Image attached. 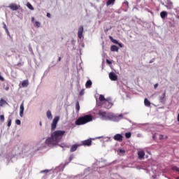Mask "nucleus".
<instances>
[{
	"instance_id": "nucleus-10",
	"label": "nucleus",
	"mask_w": 179,
	"mask_h": 179,
	"mask_svg": "<svg viewBox=\"0 0 179 179\" xmlns=\"http://www.w3.org/2000/svg\"><path fill=\"white\" fill-rule=\"evenodd\" d=\"M80 146H82V144H74L71 147L70 152L72 153L73 152H76V150L80 148Z\"/></svg>"
},
{
	"instance_id": "nucleus-38",
	"label": "nucleus",
	"mask_w": 179,
	"mask_h": 179,
	"mask_svg": "<svg viewBox=\"0 0 179 179\" xmlns=\"http://www.w3.org/2000/svg\"><path fill=\"white\" fill-rule=\"evenodd\" d=\"M72 160H73V155H71L69 157V162H72Z\"/></svg>"
},
{
	"instance_id": "nucleus-36",
	"label": "nucleus",
	"mask_w": 179,
	"mask_h": 179,
	"mask_svg": "<svg viewBox=\"0 0 179 179\" xmlns=\"http://www.w3.org/2000/svg\"><path fill=\"white\" fill-rule=\"evenodd\" d=\"M8 127H10V125H12V120L9 119L8 122Z\"/></svg>"
},
{
	"instance_id": "nucleus-31",
	"label": "nucleus",
	"mask_w": 179,
	"mask_h": 179,
	"mask_svg": "<svg viewBox=\"0 0 179 179\" xmlns=\"http://www.w3.org/2000/svg\"><path fill=\"white\" fill-rule=\"evenodd\" d=\"M35 26L36 27H40V26H41V24L40 23V22L36 21Z\"/></svg>"
},
{
	"instance_id": "nucleus-49",
	"label": "nucleus",
	"mask_w": 179,
	"mask_h": 179,
	"mask_svg": "<svg viewBox=\"0 0 179 179\" xmlns=\"http://www.w3.org/2000/svg\"><path fill=\"white\" fill-rule=\"evenodd\" d=\"M61 61V57L58 58V62H59Z\"/></svg>"
},
{
	"instance_id": "nucleus-52",
	"label": "nucleus",
	"mask_w": 179,
	"mask_h": 179,
	"mask_svg": "<svg viewBox=\"0 0 179 179\" xmlns=\"http://www.w3.org/2000/svg\"><path fill=\"white\" fill-rule=\"evenodd\" d=\"M155 135H153V139H155Z\"/></svg>"
},
{
	"instance_id": "nucleus-17",
	"label": "nucleus",
	"mask_w": 179,
	"mask_h": 179,
	"mask_svg": "<svg viewBox=\"0 0 179 179\" xmlns=\"http://www.w3.org/2000/svg\"><path fill=\"white\" fill-rule=\"evenodd\" d=\"M29 86V80H23L22 83V87H27Z\"/></svg>"
},
{
	"instance_id": "nucleus-34",
	"label": "nucleus",
	"mask_w": 179,
	"mask_h": 179,
	"mask_svg": "<svg viewBox=\"0 0 179 179\" xmlns=\"http://www.w3.org/2000/svg\"><path fill=\"white\" fill-rule=\"evenodd\" d=\"M15 124L17 125H20V124H22V122H20V120H15Z\"/></svg>"
},
{
	"instance_id": "nucleus-18",
	"label": "nucleus",
	"mask_w": 179,
	"mask_h": 179,
	"mask_svg": "<svg viewBox=\"0 0 179 179\" xmlns=\"http://www.w3.org/2000/svg\"><path fill=\"white\" fill-rule=\"evenodd\" d=\"M46 117L48 120H52V114L51 113V110H48L46 113Z\"/></svg>"
},
{
	"instance_id": "nucleus-9",
	"label": "nucleus",
	"mask_w": 179,
	"mask_h": 179,
	"mask_svg": "<svg viewBox=\"0 0 179 179\" xmlns=\"http://www.w3.org/2000/svg\"><path fill=\"white\" fill-rule=\"evenodd\" d=\"M109 78L110 80H113V81L118 80V76H117L116 74L114 73L113 72H110L109 73Z\"/></svg>"
},
{
	"instance_id": "nucleus-12",
	"label": "nucleus",
	"mask_w": 179,
	"mask_h": 179,
	"mask_svg": "<svg viewBox=\"0 0 179 179\" xmlns=\"http://www.w3.org/2000/svg\"><path fill=\"white\" fill-rule=\"evenodd\" d=\"M81 145H83V146H92V139L83 141Z\"/></svg>"
},
{
	"instance_id": "nucleus-43",
	"label": "nucleus",
	"mask_w": 179,
	"mask_h": 179,
	"mask_svg": "<svg viewBox=\"0 0 179 179\" xmlns=\"http://www.w3.org/2000/svg\"><path fill=\"white\" fill-rule=\"evenodd\" d=\"M4 28L6 29L7 33H9V31H8V29L6 28V25L4 24Z\"/></svg>"
},
{
	"instance_id": "nucleus-25",
	"label": "nucleus",
	"mask_w": 179,
	"mask_h": 179,
	"mask_svg": "<svg viewBox=\"0 0 179 179\" xmlns=\"http://www.w3.org/2000/svg\"><path fill=\"white\" fill-rule=\"evenodd\" d=\"M99 101H103V103L106 102V98L104 97V95H100L99 97Z\"/></svg>"
},
{
	"instance_id": "nucleus-19",
	"label": "nucleus",
	"mask_w": 179,
	"mask_h": 179,
	"mask_svg": "<svg viewBox=\"0 0 179 179\" xmlns=\"http://www.w3.org/2000/svg\"><path fill=\"white\" fill-rule=\"evenodd\" d=\"M167 12L166 11H162L160 13V16L162 17V19H165L166 17H167Z\"/></svg>"
},
{
	"instance_id": "nucleus-45",
	"label": "nucleus",
	"mask_w": 179,
	"mask_h": 179,
	"mask_svg": "<svg viewBox=\"0 0 179 179\" xmlns=\"http://www.w3.org/2000/svg\"><path fill=\"white\" fill-rule=\"evenodd\" d=\"M106 62H107V64H111V62L108 59H106Z\"/></svg>"
},
{
	"instance_id": "nucleus-15",
	"label": "nucleus",
	"mask_w": 179,
	"mask_h": 179,
	"mask_svg": "<svg viewBox=\"0 0 179 179\" xmlns=\"http://www.w3.org/2000/svg\"><path fill=\"white\" fill-rule=\"evenodd\" d=\"M118 46L115 45H113L110 46V51H112L113 52H118Z\"/></svg>"
},
{
	"instance_id": "nucleus-27",
	"label": "nucleus",
	"mask_w": 179,
	"mask_h": 179,
	"mask_svg": "<svg viewBox=\"0 0 179 179\" xmlns=\"http://www.w3.org/2000/svg\"><path fill=\"white\" fill-rule=\"evenodd\" d=\"M169 138V136H163V134H159V139L160 140V141H162V140H163V139H168Z\"/></svg>"
},
{
	"instance_id": "nucleus-51",
	"label": "nucleus",
	"mask_w": 179,
	"mask_h": 179,
	"mask_svg": "<svg viewBox=\"0 0 179 179\" xmlns=\"http://www.w3.org/2000/svg\"><path fill=\"white\" fill-rule=\"evenodd\" d=\"M152 62H153V61H150V64H152Z\"/></svg>"
},
{
	"instance_id": "nucleus-30",
	"label": "nucleus",
	"mask_w": 179,
	"mask_h": 179,
	"mask_svg": "<svg viewBox=\"0 0 179 179\" xmlns=\"http://www.w3.org/2000/svg\"><path fill=\"white\" fill-rule=\"evenodd\" d=\"M165 97H166V92H164L163 93L162 96L159 97V100H161V101H163V100H164Z\"/></svg>"
},
{
	"instance_id": "nucleus-35",
	"label": "nucleus",
	"mask_w": 179,
	"mask_h": 179,
	"mask_svg": "<svg viewBox=\"0 0 179 179\" xmlns=\"http://www.w3.org/2000/svg\"><path fill=\"white\" fill-rule=\"evenodd\" d=\"M119 153H121V155H125V151L122 149L119 150Z\"/></svg>"
},
{
	"instance_id": "nucleus-20",
	"label": "nucleus",
	"mask_w": 179,
	"mask_h": 179,
	"mask_svg": "<svg viewBox=\"0 0 179 179\" xmlns=\"http://www.w3.org/2000/svg\"><path fill=\"white\" fill-rule=\"evenodd\" d=\"M115 3V0H108L106 2V6H110V5H114Z\"/></svg>"
},
{
	"instance_id": "nucleus-14",
	"label": "nucleus",
	"mask_w": 179,
	"mask_h": 179,
	"mask_svg": "<svg viewBox=\"0 0 179 179\" xmlns=\"http://www.w3.org/2000/svg\"><path fill=\"white\" fill-rule=\"evenodd\" d=\"M138 159H140V160H142V159L145 157V151L143 150L139 151L138 152Z\"/></svg>"
},
{
	"instance_id": "nucleus-26",
	"label": "nucleus",
	"mask_w": 179,
	"mask_h": 179,
	"mask_svg": "<svg viewBox=\"0 0 179 179\" xmlns=\"http://www.w3.org/2000/svg\"><path fill=\"white\" fill-rule=\"evenodd\" d=\"M92 80H89L87 81L86 84H85V87L87 88L90 87V86H92Z\"/></svg>"
},
{
	"instance_id": "nucleus-7",
	"label": "nucleus",
	"mask_w": 179,
	"mask_h": 179,
	"mask_svg": "<svg viewBox=\"0 0 179 179\" xmlns=\"http://www.w3.org/2000/svg\"><path fill=\"white\" fill-rule=\"evenodd\" d=\"M83 25L80 26L78 31V38H82L83 37Z\"/></svg>"
},
{
	"instance_id": "nucleus-40",
	"label": "nucleus",
	"mask_w": 179,
	"mask_h": 179,
	"mask_svg": "<svg viewBox=\"0 0 179 179\" xmlns=\"http://www.w3.org/2000/svg\"><path fill=\"white\" fill-rule=\"evenodd\" d=\"M159 86V84H155V85H154V89H157V87Z\"/></svg>"
},
{
	"instance_id": "nucleus-23",
	"label": "nucleus",
	"mask_w": 179,
	"mask_h": 179,
	"mask_svg": "<svg viewBox=\"0 0 179 179\" xmlns=\"http://www.w3.org/2000/svg\"><path fill=\"white\" fill-rule=\"evenodd\" d=\"M76 110L77 113H79V111L80 110V105L79 104V101H77L76 103Z\"/></svg>"
},
{
	"instance_id": "nucleus-4",
	"label": "nucleus",
	"mask_w": 179,
	"mask_h": 179,
	"mask_svg": "<svg viewBox=\"0 0 179 179\" xmlns=\"http://www.w3.org/2000/svg\"><path fill=\"white\" fill-rule=\"evenodd\" d=\"M103 107L108 110H110V108L113 107V101L111 100V98H107L106 100H105V102H103Z\"/></svg>"
},
{
	"instance_id": "nucleus-50",
	"label": "nucleus",
	"mask_w": 179,
	"mask_h": 179,
	"mask_svg": "<svg viewBox=\"0 0 179 179\" xmlns=\"http://www.w3.org/2000/svg\"><path fill=\"white\" fill-rule=\"evenodd\" d=\"M178 122H179V113H178Z\"/></svg>"
},
{
	"instance_id": "nucleus-41",
	"label": "nucleus",
	"mask_w": 179,
	"mask_h": 179,
	"mask_svg": "<svg viewBox=\"0 0 179 179\" xmlns=\"http://www.w3.org/2000/svg\"><path fill=\"white\" fill-rule=\"evenodd\" d=\"M47 17H51V14H50V13H47Z\"/></svg>"
},
{
	"instance_id": "nucleus-8",
	"label": "nucleus",
	"mask_w": 179,
	"mask_h": 179,
	"mask_svg": "<svg viewBox=\"0 0 179 179\" xmlns=\"http://www.w3.org/2000/svg\"><path fill=\"white\" fill-rule=\"evenodd\" d=\"M122 138H124V136H122V134H117L114 136L113 139L115 141H117V142H122Z\"/></svg>"
},
{
	"instance_id": "nucleus-39",
	"label": "nucleus",
	"mask_w": 179,
	"mask_h": 179,
	"mask_svg": "<svg viewBox=\"0 0 179 179\" xmlns=\"http://www.w3.org/2000/svg\"><path fill=\"white\" fill-rule=\"evenodd\" d=\"M22 65L21 62L17 64V66H22Z\"/></svg>"
},
{
	"instance_id": "nucleus-6",
	"label": "nucleus",
	"mask_w": 179,
	"mask_h": 179,
	"mask_svg": "<svg viewBox=\"0 0 179 179\" xmlns=\"http://www.w3.org/2000/svg\"><path fill=\"white\" fill-rule=\"evenodd\" d=\"M98 115H99V117H101L102 120H104L107 121V115H108V113H106V112L100 110H99Z\"/></svg>"
},
{
	"instance_id": "nucleus-28",
	"label": "nucleus",
	"mask_w": 179,
	"mask_h": 179,
	"mask_svg": "<svg viewBox=\"0 0 179 179\" xmlns=\"http://www.w3.org/2000/svg\"><path fill=\"white\" fill-rule=\"evenodd\" d=\"M27 6L29 9H30L31 10H34V8L33 7V6L31 5V3H27Z\"/></svg>"
},
{
	"instance_id": "nucleus-22",
	"label": "nucleus",
	"mask_w": 179,
	"mask_h": 179,
	"mask_svg": "<svg viewBox=\"0 0 179 179\" xmlns=\"http://www.w3.org/2000/svg\"><path fill=\"white\" fill-rule=\"evenodd\" d=\"M7 103H8L6 102V101H5L3 99H0V107H3V106Z\"/></svg>"
},
{
	"instance_id": "nucleus-53",
	"label": "nucleus",
	"mask_w": 179,
	"mask_h": 179,
	"mask_svg": "<svg viewBox=\"0 0 179 179\" xmlns=\"http://www.w3.org/2000/svg\"><path fill=\"white\" fill-rule=\"evenodd\" d=\"M39 124H40V125H41V122Z\"/></svg>"
},
{
	"instance_id": "nucleus-11",
	"label": "nucleus",
	"mask_w": 179,
	"mask_h": 179,
	"mask_svg": "<svg viewBox=\"0 0 179 179\" xmlns=\"http://www.w3.org/2000/svg\"><path fill=\"white\" fill-rule=\"evenodd\" d=\"M8 8H10L11 10H17V9H19V6L13 3L8 6Z\"/></svg>"
},
{
	"instance_id": "nucleus-1",
	"label": "nucleus",
	"mask_w": 179,
	"mask_h": 179,
	"mask_svg": "<svg viewBox=\"0 0 179 179\" xmlns=\"http://www.w3.org/2000/svg\"><path fill=\"white\" fill-rule=\"evenodd\" d=\"M65 131L57 130L51 134V138H48L45 141L46 145H58L65 135Z\"/></svg>"
},
{
	"instance_id": "nucleus-24",
	"label": "nucleus",
	"mask_w": 179,
	"mask_h": 179,
	"mask_svg": "<svg viewBox=\"0 0 179 179\" xmlns=\"http://www.w3.org/2000/svg\"><path fill=\"white\" fill-rule=\"evenodd\" d=\"M109 39H110V41H112V43H113L114 44H118V41L114 39V38H113V36H109Z\"/></svg>"
},
{
	"instance_id": "nucleus-21",
	"label": "nucleus",
	"mask_w": 179,
	"mask_h": 179,
	"mask_svg": "<svg viewBox=\"0 0 179 179\" xmlns=\"http://www.w3.org/2000/svg\"><path fill=\"white\" fill-rule=\"evenodd\" d=\"M144 104L146 107H150V101H149V100H148V98H145L144 99Z\"/></svg>"
},
{
	"instance_id": "nucleus-44",
	"label": "nucleus",
	"mask_w": 179,
	"mask_h": 179,
	"mask_svg": "<svg viewBox=\"0 0 179 179\" xmlns=\"http://www.w3.org/2000/svg\"><path fill=\"white\" fill-rule=\"evenodd\" d=\"M117 44L119 45V46H120L121 48H122V43H118Z\"/></svg>"
},
{
	"instance_id": "nucleus-33",
	"label": "nucleus",
	"mask_w": 179,
	"mask_h": 179,
	"mask_svg": "<svg viewBox=\"0 0 179 179\" xmlns=\"http://www.w3.org/2000/svg\"><path fill=\"white\" fill-rule=\"evenodd\" d=\"M172 170H174L175 171H178L179 173V168L177 166H173Z\"/></svg>"
},
{
	"instance_id": "nucleus-5",
	"label": "nucleus",
	"mask_w": 179,
	"mask_h": 179,
	"mask_svg": "<svg viewBox=\"0 0 179 179\" xmlns=\"http://www.w3.org/2000/svg\"><path fill=\"white\" fill-rule=\"evenodd\" d=\"M58 121H59V116L55 117L51 124L52 131H55V129L57 128V124H58Z\"/></svg>"
},
{
	"instance_id": "nucleus-37",
	"label": "nucleus",
	"mask_w": 179,
	"mask_h": 179,
	"mask_svg": "<svg viewBox=\"0 0 179 179\" xmlns=\"http://www.w3.org/2000/svg\"><path fill=\"white\" fill-rule=\"evenodd\" d=\"M85 94V90H82L80 92V96H83Z\"/></svg>"
},
{
	"instance_id": "nucleus-3",
	"label": "nucleus",
	"mask_w": 179,
	"mask_h": 179,
	"mask_svg": "<svg viewBox=\"0 0 179 179\" xmlns=\"http://www.w3.org/2000/svg\"><path fill=\"white\" fill-rule=\"evenodd\" d=\"M120 117H122V115H119L117 116L114 113H109L107 115L106 121L108 120H112L113 121H118Z\"/></svg>"
},
{
	"instance_id": "nucleus-32",
	"label": "nucleus",
	"mask_w": 179,
	"mask_h": 179,
	"mask_svg": "<svg viewBox=\"0 0 179 179\" xmlns=\"http://www.w3.org/2000/svg\"><path fill=\"white\" fill-rule=\"evenodd\" d=\"M0 121H1V122L5 121V116H3V115H0Z\"/></svg>"
},
{
	"instance_id": "nucleus-2",
	"label": "nucleus",
	"mask_w": 179,
	"mask_h": 179,
	"mask_svg": "<svg viewBox=\"0 0 179 179\" xmlns=\"http://www.w3.org/2000/svg\"><path fill=\"white\" fill-rule=\"evenodd\" d=\"M91 121H93V116L92 115H85L78 117L76 120L75 124L76 125H85L87 122H91Z\"/></svg>"
},
{
	"instance_id": "nucleus-13",
	"label": "nucleus",
	"mask_w": 179,
	"mask_h": 179,
	"mask_svg": "<svg viewBox=\"0 0 179 179\" xmlns=\"http://www.w3.org/2000/svg\"><path fill=\"white\" fill-rule=\"evenodd\" d=\"M24 112V102H22L20 106V116L23 117V113Z\"/></svg>"
},
{
	"instance_id": "nucleus-46",
	"label": "nucleus",
	"mask_w": 179,
	"mask_h": 179,
	"mask_svg": "<svg viewBox=\"0 0 179 179\" xmlns=\"http://www.w3.org/2000/svg\"><path fill=\"white\" fill-rule=\"evenodd\" d=\"M0 80H2V82H3V80H4L3 77L0 76Z\"/></svg>"
},
{
	"instance_id": "nucleus-48",
	"label": "nucleus",
	"mask_w": 179,
	"mask_h": 179,
	"mask_svg": "<svg viewBox=\"0 0 179 179\" xmlns=\"http://www.w3.org/2000/svg\"><path fill=\"white\" fill-rule=\"evenodd\" d=\"M31 22H34V17H31Z\"/></svg>"
},
{
	"instance_id": "nucleus-16",
	"label": "nucleus",
	"mask_w": 179,
	"mask_h": 179,
	"mask_svg": "<svg viewBox=\"0 0 179 179\" xmlns=\"http://www.w3.org/2000/svg\"><path fill=\"white\" fill-rule=\"evenodd\" d=\"M166 8L167 9H172L173 8V2L168 1H167V5H165Z\"/></svg>"
},
{
	"instance_id": "nucleus-47",
	"label": "nucleus",
	"mask_w": 179,
	"mask_h": 179,
	"mask_svg": "<svg viewBox=\"0 0 179 179\" xmlns=\"http://www.w3.org/2000/svg\"><path fill=\"white\" fill-rule=\"evenodd\" d=\"M5 90H6V91L9 90V87H6L5 88Z\"/></svg>"
},
{
	"instance_id": "nucleus-29",
	"label": "nucleus",
	"mask_w": 179,
	"mask_h": 179,
	"mask_svg": "<svg viewBox=\"0 0 179 179\" xmlns=\"http://www.w3.org/2000/svg\"><path fill=\"white\" fill-rule=\"evenodd\" d=\"M125 136H126L127 139H129V138H131V136H132V134H131V132L125 133Z\"/></svg>"
},
{
	"instance_id": "nucleus-42",
	"label": "nucleus",
	"mask_w": 179,
	"mask_h": 179,
	"mask_svg": "<svg viewBox=\"0 0 179 179\" xmlns=\"http://www.w3.org/2000/svg\"><path fill=\"white\" fill-rule=\"evenodd\" d=\"M41 173H48V170L42 171Z\"/></svg>"
}]
</instances>
